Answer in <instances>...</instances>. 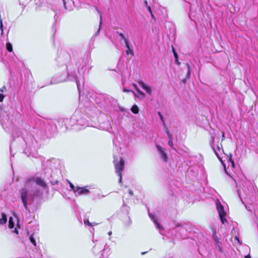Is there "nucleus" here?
<instances>
[{"instance_id":"nucleus-1","label":"nucleus","mask_w":258,"mask_h":258,"mask_svg":"<svg viewBox=\"0 0 258 258\" xmlns=\"http://www.w3.org/2000/svg\"><path fill=\"white\" fill-rule=\"evenodd\" d=\"M38 158L42 163L40 175L28 179L25 187L20 191L21 200L27 211H29L27 203L28 200L40 199L42 198L44 192L48 194L49 186L47 181L53 185H58L59 183L55 175L56 173L59 172L57 166L58 161L54 158L45 161V159L41 156Z\"/></svg>"},{"instance_id":"nucleus-2","label":"nucleus","mask_w":258,"mask_h":258,"mask_svg":"<svg viewBox=\"0 0 258 258\" xmlns=\"http://www.w3.org/2000/svg\"><path fill=\"white\" fill-rule=\"evenodd\" d=\"M59 67L64 68V72L58 73L53 77L50 84L53 85L64 82H75L80 96L82 84L84 83V77L92 69V60L88 55L79 59L71 60L70 55L66 51L62 52L56 59Z\"/></svg>"},{"instance_id":"nucleus-3","label":"nucleus","mask_w":258,"mask_h":258,"mask_svg":"<svg viewBox=\"0 0 258 258\" xmlns=\"http://www.w3.org/2000/svg\"><path fill=\"white\" fill-rule=\"evenodd\" d=\"M57 130L56 120H40L36 124V126L33 128L30 133L26 130L23 132L18 128H14L12 132L13 139L11 142V149L14 146L15 142H20L23 147L24 145L26 146L28 151V148H35L38 146V142L40 137L46 136L51 137Z\"/></svg>"},{"instance_id":"nucleus-4","label":"nucleus","mask_w":258,"mask_h":258,"mask_svg":"<svg viewBox=\"0 0 258 258\" xmlns=\"http://www.w3.org/2000/svg\"><path fill=\"white\" fill-rule=\"evenodd\" d=\"M55 120L62 132H66L70 127L79 131L88 126L86 115L79 110H76L70 118H60Z\"/></svg>"},{"instance_id":"nucleus-5","label":"nucleus","mask_w":258,"mask_h":258,"mask_svg":"<svg viewBox=\"0 0 258 258\" xmlns=\"http://www.w3.org/2000/svg\"><path fill=\"white\" fill-rule=\"evenodd\" d=\"M191 228L189 225L185 223H177L176 227L169 232V236L173 239H184L188 236Z\"/></svg>"},{"instance_id":"nucleus-6","label":"nucleus","mask_w":258,"mask_h":258,"mask_svg":"<svg viewBox=\"0 0 258 258\" xmlns=\"http://www.w3.org/2000/svg\"><path fill=\"white\" fill-rule=\"evenodd\" d=\"M104 95L102 94H97L93 91H89L87 94L86 97L91 103L95 102L98 104L100 107L102 106L103 99H104Z\"/></svg>"},{"instance_id":"nucleus-7","label":"nucleus","mask_w":258,"mask_h":258,"mask_svg":"<svg viewBox=\"0 0 258 258\" xmlns=\"http://www.w3.org/2000/svg\"><path fill=\"white\" fill-rule=\"evenodd\" d=\"M113 163L114 164L115 172L119 176V183L122 182V175L121 172L123 170L124 166V160L119 157L118 159L117 157H114Z\"/></svg>"},{"instance_id":"nucleus-8","label":"nucleus","mask_w":258,"mask_h":258,"mask_svg":"<svg viewBox=\"0 0 258 258\" xmlns=\"http://www.w3.org/2000/svg\"><path fill=\"white\" fill-rule=\"evenodd\" d=\"M0 123L3 127L5 125L9 126L12 124L10 114L2 109L0 110Z\"/></svg>"},{"instance_id":"nucleus-9","label":"nucleus","mask_w":258,"mask_h":258,"mask_svg":"<svg viewBox=\"0 0 258 258\" xmlns=\"http://www.w3.org/2000/svg\"><path fill=\"white\" fill-rule=\"evenodd\" d=\"M101 107L104 108L105 109L109 110L110 107H114L116 105L117 101L110 96L108 95H104V99Z\"/></svg>"},{"instance_id":"nucleus-10","label":"nucleus","mask_w":258,"mask_h":258,"mask_svg":"<svg viewBox=\"0 0 258 258\" xmlns=\"http://www.w3.org/2000/svg\"><path fill=\"white\" fill-rule=\"evenodd\" d=\"M216 204L220 220L222 224H225L227 222V220L225 218L226 213L224 210V207L219 200L216 201Z\"/></svg>"},{"instance_id":"nucleus-11","label":"nucleus","mask_w":258,"mask_h":258,"mask_svg":"<svg viewBox=\"0 0 258 258\" xmlns=\"http://www.w3.org/2000/svg\"><path fill=\"white\" fill-rule=\"evenodd\" d=\"M156 149L160 154V157L161 159L163 160L164 162H167L168 159L167 155L165 152L164 148L162 147L161 146L159 145H156Z\"/></svg>"},{"instance_id":"nucleus-12","label":"nucleus","mask_w":258,"mask_h":258,"mask_svg":"<svg viewBox=\"0 0 258 258\" xmlns=\"http://www.w3.org/2000/svg\"><path fill=\"white\" fill-rule=\"evenodd\" d=\"M88 186L80 187L77 186L76 196L87 195L90 193V190L87 188Z\"/></svg>"},{"instance_id":"nucleus-13","label":"nucleus","mask_w":258,"mask_h":258,"mask_svg":"<svg viewBox=\"0 0 258 258\" xmlns=\"http://www.w3.org/2000/svg\"><path fill=\"white\" fill-rule=\"evenodd\" d=\"M214 139H215V136L214 135H211V141H210V145L213 149V150L214 151L215 154H216V155L217 156V157L220 159V156L219 155L218 153V151H218H220V147L219 146H217V149L215 148V145H214Z\"/></svg>"},{"instance_id":"nucleus-14","label":"nucleus","mask_w":258,"mask_h":258,"mask_svg":"<svg viewBox=\"0 0 258 258\" xmlns=\"http://www.w3.org/2000/svg\"><path fill=\"white\" fill-rule=\"evenodd\" d=\"M138 84L140 86L144 89L147 94L151 95L152 93V89L150 86L146 84L143 81H138Z\"/></svg>"},{"instance_id":"nucleus-15","label":"nucleus","mask_w":258,"mask_h":258,"mask_svg":"<svg viewBox=\"0 0 258 258\" xmlns=\"http://www.w3.org/2000/svg\"><path fill=\"white\" fill-rule=\"evenodd\" d=\"M149 216L152 220L154 222V224L156 225L157 228L159 230L160 233L163 234L162 230H163V227L158 223V221L155 218L154 216L148 211Z\"/></svg>"},{"instance_id":"nucleus-16","label":"nucleus","mask_w":258,"mask_h":258,"mask_svg":"<svg viewBox=\"0 0 258 258\" xmlns=\"http://www.w3.org/2000/svg\"><path fill=\"white\" fill-rule=\"evenodd\" d=\"M125 47L126 48V53L127 55L131 54L132 56L134 55V52L132 44L130 41L127 42L125 44Z\"/></svg>"},{"instance_id":"nucleus-17","label":"nucleus","mask_w":258,"mask_h":258,"mask_svg":"<svg viewBox=\"0 0 258 258\" xmlns=\"http://www.w3.org/2000/svg\"><path fill=\"white\" fill-rule=\"evenodd\" d=\"M123 222L124 225L126 227H129L132 223V220H131L130 216H128V215H126L125 216V217L124 218V219L123 220Z\"/></svg>"},{"instance_id":"nucleus-18","label":"nucleus","mask_w":258,"mask_h":258,"mask_svg":"<svg viewBox=\"0 0 258 258\" xmlns=\"http://www.w3.org/2000/svg\"><path fill=\"white\" fill-rule=\"evenodd\" d=\"M121 209L122 213H124L126 215H128L130 208L128 206L125 205L124 202Z\"/></svg>"},{"instance_id":"nucleus-19","label":"nucleus","mask_w":258,"mask_h":258,"mask_svg":"<svg viewBox=\"0 0 258 258\" xmlns=\"http://www.w3.org/2000/svg\"><path fill=\"white\" fill-rule=\"evenodd\" d=\"M116 33L119 35L121 39L123 41L124 44L127 42L129 41L128 38L127 37H126L122 33L120 32L119 31H116Z\"/></svg>"},{"instance_id":"nucleus-20","label":"nucleus","mask_w":258,"mask_h":258,"mask_svg":"<svg viewBox=\"0 0 258 258\" xmlns=\"http://www.w3.org/2000/svg\"><path fill=\"white\" fill-rule=\"evenodd\" d=\"M215 246L219 252L222 251V243L220 242L217 238L215 239Z\"/></svg>"},{"instance_id":"nucleus-21","label":"nucleus","mask_w":258,"mask_h":258,"mask_svg":"<svg viewBox=\"0 0 258 258\" xmlns=\"http://www.w3.org/2000/svg\"><path fill=\"white\" fill-rule=\"evenodd\" d=\"M7 222V216L4 214H2V217L0 218V225H3L6 223Z\"/></svg>"},{"instance_id":"nucleus-22","label":"nucleus","mask_w":258,"mask_h":258,"mask_svg":"<svg viewBox=\"0 0 258 258\" xmlns=\"http://www.w3.org/2000/svg\"><path fill=\"white\" fill-rule=\"evenodd\" d=\"M6 87L4 86L2 88H0L1 92H5L6 91ZM5 98V95L3 94L0 93V102H3Z\"/></svg>"},{"instance_id":"nucleus-23","label":"nucleus","mask_w":258,"mask_h":258,"mask_svg":"<svg viewBox=\"0 0 258 258\" xmlns=\"http://www.w3.org/2000/svg\"><path fill=\"white\" fill-rule=\"evenodd\" d=\"M95 9L97 11V12L100 14L99 28L97 32H96V34H97L100 31V27H101L102 23V16L100 11L97 7H95Z\"/></svg>"},{"instance_id":"nucleus-24","label":"nucleus","mask_w":258,"mask_h":258,"mask_svg":"<svg viewBox=\"0 0 258 258\" xmlns=\"http://www.w3.org/2000/svg\"><path fill=\"white\" fill-rule=\"evenodd\" d=\"M8 226L10 229H13L15 227V223L13 220V218L12 217L9 218Z\"/></svg>"},{"instance_id":"nucleus-25","label":"nucleus","mask_w":258,"mask_h":258,"mask_svg":"<svg viewBox=\"0 0 258 258\" xmlns=\"http://www.w3.org/2000/svg\"><path fill=\"white\" fill-rule=\"evenodd\" d=\"M131 111L134 114H137L139 113V109L138 106L135 104L131 108Z\"/></svg>"},{"instance_id":"nucleus-26","label":"nucleus","mask_w":258,"mask_h":258,"mask_svg":"<svg viewBox=\"0 0 258 258\" xmlns=\"http://www.w3.org/2000/svg\"><path fill=\"white\" fill-rule=\"evenodd\" d=\"M6 48H7V50L10 52H11L13 51V46H12V44L10 43L9 42H8L7 43H6Z\"/></svg>"},{"instance_id":"nucleus-27","label":"nucleus","mask_w":258,"mask_h":258,"mask_svg":"<svg viewBox=\"0 0 258 258\" xmlns=\"http://www.w3.org/2000/svg\"><path fill=\"white\" fill-rule=\"evenodd\" d=\"M168 139H169V141L168 142V144L169 146H170L171 148H172V149L173 150L176 151V149L174 148V147L173 146L172 137L169 138Z\"/></svg>"},{"instance_id":"nucleus-28","label":"nucleus","mask_w":258,"mask_h":258,"mask_svg":"<svg viewBox=\"0 0 258 258\" xmlns=\"http://www.w3.org/2000/svg\"><path fill=\"white\" fill-rule=\"evenodd\" d=\"M29 239H30V242L32 243V244L34 246H36V240L34 238L33 234H32V235H31L30 236Z\"/></svg>"},{"instance_id":"nucleus-29","label":"nucleus","mask_w":258,"mask_h":258,"mask_svg":"<svg viewBox=\"0 0 258 258\" xmlns=\"http://www.w3.org/2000/svg\"><path fill=\"white\" fill-rule=\"evenodd\" d=\"M228 163L229 165L231 164V166L233 168L235 167V163L233 160L232 158V155L231 154H230V157H229Z\"/></svg>"},{"instance_id":"nucleus-30","label":"nucleus","mask_w":258,"mask_h":258,"mask_svg":"<svg viewBox=\"0 0 258 258\" xmlns=\"http://www.w3.org/2000/svg\"><path fill=\"white\" fill-rule=\"evenodd\" d=\"M186 67H187V74H186V78H189L190 77V66L189 64H186Z\"/></svg>"},{"instance_id":"nucleus-31","label":"nucleus","mask_w":258,"mask_h":258,"mask_svg":"<svg viewBox=\"0 0 258 258\" xmlns=\"http://www.w3.org/2000/svg\"><path fill=\"white\" fill-rule=\"evenodd\" d=\"M69 183L71 189L76 194L77 187H75L74 185L70 181H69Z\"/></svg>"},{"instance_id":"nucleus-32","label":"nucleus","mask_w":258,"mask_h":258,"mask_svg":"<svg viewBox=\"0 0 258 258\" xmlns=\"http://www.w3.org/2000/svg\"><path fill=\"white\" fill-rule=\"evenodd\" d=\"M163 130L165 131V133L167 134L168 138L172 137L168 127L164 128Z\"/></svg>"},{"instance_id":"nucleus-33","label":"nucleus","mask_w":258,"mask_h":258,"mask_svg":"<svg viewBox=\"0 0 258 258\" xmlns=\"http://www.w3.org/2000/svg\"><path fill=\"white\" fill-rule=\"evenodd\" d=\"M84 223L86 225H88V226H94V225H93V224H92V223H90L89 221V219H85L84 220Z\"/></svg>"},{"instance_id":"nucleus-34","label":"nucleus","mask_w":258,"mask_h":258,"mask_svg":"<svg viewBox=\"0 0 258 258\" xmlns=\"http://www.w3.org/2000/svg\"><path fill=\"white\" fill-rule=\"evenodd\" d=\"M172 52L173 53V55L175 58V59H177L178 58V54L175 49V48L172 46Z\"/></svg>"},{"instance_id":"nucleus-35","label":"nucleus","mask_w":258,"mask_h":258,"mask_svg":"<svg viewBox=\"0 0 258 258\" xmlns=\"http://www.w3.org/2000/svg\"><path fill=\"white\" fill-rule=\"evenodd\" d=\"M158 114L159 116L161 121L165 120L164 118L160 111L158 112Z\"/></svg>"},{"instance_id":"nucleus-36","label":"nucleus","mask_w":258,"mask_h":258,"mask_svg":"<svg viewBox=\"0 0 258 258\" xmlns=\"http://www.w3.org/2000/svg\"><path fill=\"white\" fill-rule=\"evenodd\" d=\"M20 228V225L19 224H18V223H17V227L15 228L14 231H13V232L17 234H18L19 233V232H18V228Z\"/></svg>"},{"instance_id":"nucleus-37","label":"nucleus","mask_w":258,"mask_h":258,"mask_svg":"<svg viewBox=\"0 0 258 258\" xmlns=\"http://www.w3.org/2000/svg\"><path fill=\"white\" fill-rule=\"evenodd\" d=\"M62 2H63V6H64V8L66 9V10H68L69 11H71V9H69L67 7V5H66V0H62Z\"/></svg>"},{"instance_id":"nucleus-38","label":"nucleus","mask_w":258,"mask_h":258,"mask_svg":"<svg viewBox=\"0 0 258 258\" xmlns=\"http://www.w3.org/2000/svg\"><path fill=\"white\" fill-rule=\"evenodd\" d=\"M133 86L135 88V89H136L137 91L140 93V94H143V92H142L141 91L139 90V89L138 88V86L136 84H133Z\"/></svg>"},{"instance_id":"nucleus-39","label":"nucleus","mask_w":258,"mask_h":258,"mask_svg":"<svg viewBox=\"0 0 258 258\" xmlns=\"http://www.w3.org/2000/svg\"><path fill=\"white\" fill-rule=\"evenodd\" d=\"M58 17V15L57 14H55L54 16V19L55 20V21L53 24V28L54 27V26L56 24V19Z\"/></svg>"},{"instance_id":"nucleus-40","label":"nucleus","mask_w":258,"mask_h":258,"mask_svg":"<svg viewBox=\"0 0 258 258\" xmlns=\"http://www.w3.org/2000/svg\"><path fill=\"white\" fill-rule=\"evenodd\" d=\"M106 126L105 127V129L106 130H108L109 127H110V124L109 123V122L107 121L106 122H105Z\"/></svg>"},{"instance_id":"nucleus-41","label":"nucleus","mask_w":258,"mask_h":258,"mask_svg":"<svg viewBox=\"0 0 258 258\" xmlns=\"http://www.w3.org/2000/svg\"><path fill=\"white\" fill-rule=\"evenodd\" d=\"M0 28L2 30V33L3 32V22L2 20L0 19Z\"/></svg>"},{"instance_id":"nucleus-42","label":"nucleus","mask_w":258,"mask_h":258,"mask_svg":"<svg viewBox=\"0 0 258 258\" xmlns=\"http://www.w3.org/2000/svg\"><path fill=\"white\" fill-rule=\"evenodd\" d=\"M161 122H162V124L163 129L167 127V125H166V124L165 123V120L162 121Z\"/></svg>"},{"instance_id":"nucleus-43","label":"nucleus","mask_w":258,"mask_h":258,"mask_svg":"<svg viewBox=\"0 0 258 258\" xmlns=\"http://www.w3.org/2000/svg\"><path fill=\"white\" fill-rule=\"evenodd\" d=\"M123 91L124 92H132V91H131V90L126 89L125 88H123Z\"/></svg>"},{"instance_id":"nucleus-44","label":"nucleus","mask_w":258,"mask_h":258,"mask_svg":"<svg viewBox=\"0 0 258 258\" xmlns=\"http://www.w3.org/2000/svg\"><path fill=\"white\" fill-rule=\"evenodd\" d=\"M147 8H148V10L150 12V13L152 14V11L150 6H147Z\"/></svg>"},{"instance_id":"nucleus-45","label":"nucleus","mask_w":258,"mask_h":258,"mask_svg":"<svg viewBox=\"0 0 258 258\" xmlns=\"http://www.w3.org/2000/svg\"><path fill=\"white\" fill-rule=\"evenodd\" d=\"M128 193L131 196H132L133 195V191L131 189L129 190Z\"/></svg>"},{"instance_id":"nucleus-46","label":"nucleus","mask_w":258,"mask_h":258,"mask_svg":"<svg viewBox=\"0 0 258 258\" xmlns=\"http://www.w3.org/2000/svg\"><path fill=\"white\" fill-rule=\"evenodd\" d=\"M175 62L178 65L180 64V62L178 61V58L177 59H175Z\"/></svg>"},{"instance_id":"nucleus-47","label":"nucleus","mask_w":258,"mask_h":258,"mask_svg":"<svg viewBox=\"0 0 258 258\" xmlns=\"http://www.w3.org/2000/svg\"><path fill=\"white\" fill-rule=\"evenodd\" d=\"M245 258H251L250 254H247L245 256Z\"/></svg>"},{"instance_id":"nucleus-48","label":"nucleus","mask_w":258,"mask_h":258,"mask_svg":"<svg viewBox=\"0 0 258 258\" xmlns=\"http://www.w3.org/2000/svg\"><path fill=\"white\" fill-rule=\"evenodd\" d=\"M144 3L145 4V5L146 6V7H147L148 6V2L146 0L144 1Z\"/></svg>"},{"instance_id":"nucleus-49","label":"nucleus","mask_w":258,"mask_h":258,"mask_svg":"<svg viewBox=\"0 0 258 258\" xmlns=\"http://www.w3.org/2000/svg\"><path fill=\"white\" fill-rule=\"evenodd\" d=\"M151 17L153 19H155L154 15H153V13L152 12V14H151Z\"/></svg>"},{"instance_id":"nucleus-50","label":"nucleus","mask_w":258,"mask_h":258,"mask_svg":"<svg viewBox=\"0 0 258 258\" xmlns=\"http://www.w3.org/2000/svg\"><path fill=\"white\" fill-rule=\"evenodd\" d=\"M186 79H187V78H184V79H183L182 82H183L184 83H185L186 82Z\"/></svg>"},{"instance_id":"nucleus-51","label":"nucleus","mask_w":258,"mask_h":258,"mask_svg":"<svg viewBox=\"0 0 258 258\" xmlns=\"http://www.w3.org/2000/svg\"><path fill=\"white\" fill-rule=\"evenodd\" d=\"M95 249H96V247H95V246H94V247H93V252H94V253H95Z\"/></svg>"},{"instance_id":"nucleus-52","label":"nucleus","mask_w":258,"mask_h":258,"mask_svg":"<svg viewBox=\"0 0 258 258\" xmlns=\"http://www.w3.org/2000/svg\"><path fill=\"white\" fill-rule=\"evenodd\" d=\"M147 253V251L142 252L141 253V254H142V255H144V254H146V253Z\"/></svg>"},{"instance_id":"nucleus-53","label":"nucleus","mask_w":258,"mask_h":258,"mask_svg":"<svg viewBox=\"0 0 258 258\" xmlns=\"http://www.w3.org/2000/svg\"><path fill=\"white\" fill-rule=\"evenodd\" d=\"M108 234L109 235H111L112 234V232L111 231H109L108 233Z\"/></svg>"},{"instance_id":"nucleus-54","label":"nucleus","mask_w":258,"mask_h":258,"mask_svg":"<svg viewBox=\"0 0 258 258\" xmlns=\"http://www.w3.org/2000/svg\"><path fill=\"white\" fill-rule=\"evenodd\" d=\"M26 150H27V149H25L24 150V152L25 154H27V152H26Z\"/></svg>"},{"instance_id":"nucleus-55","label":"nucleus","mask_w":258,"mask_h":258,"mask_svg":"<svg viewBox=\"0 0 258 258\" xmlns=\"http://www.w3.org/2000/svg\"><path fill=\"white\" fill-rule=\"evenodd\" d=\"M92 224H93V225H94V226L97 225L98 224L97 223H92Z\"/></svg>"},{"instance_id":"nucleus-56","label":"nucleus","mask_w":258,"mask_h":258,"mask_svg":"<svg viewBox=\"0 0 258 258\" xmlns=\"http://www.w3.org/2000/svg\"><path fill=\"white\" fill-rule=\"evenodd\" d=\"M222 138H224V133H223V134H222Z\"/></svg>"},{"instance_id":"nucleus-57","label":"nucleus","mask_w":258,"mask_h":258,"mask_svg":"<svg viewBox=\"0 0 258 258\" xmlns=\"http://www.w3.org/2000/svg\"><path fill=\"white\" fill-rule=\"evenodd\" d=\"M235 239H238V237L235 236Z\"/></svg>"},{"instance_id":"nucleus-58","label":"nucleus","mask_w":258,"mask_h":258,"mask_svg":"<svg viewBox=\"0 0 258 258\" xmlns=\"http://www.w3.org/2000/svg\"><path fill=\"white\" fill-rule=\"evenodd\" d=\"M105 248H104L103 249V250L101 251V252H102V251H103L105 250Z\"/></svg>"},{"instance_id":"nucleus-59","label":"nucleus","mask_w":258,"mask_h":258,"mask_svg":"<svg viewBox=\"0 0 258 258\" xmlns=\"http://www.w3.org/2000/svg\"><path fill=\"white\" fill-rule=\"evenodd\" d=\"M120 110H121V111H123V110L122 109H121V108H120Z\"/></svg>"},{"instance_id":"nucleus-60","label":"nucleus","mask_w":258,"mask_h":258,"mask_svg":"<svg viewBox=\"0 0 258 258\" xmlns=\"http://www.w3.org/2000/svg\"><path fill=\"white\" fill-rule=\"evenodd\" d=\"M27 156H28V157H29V156H30V155H29V154H27Z\"/></svg>"},{"instance_id":"nucleus-61","label":"nucleus","mask_w":258,"mask_h":258,"mask_svg":"<svg viewBox=\"0 0 258 258\" xmlns=\"http://www.w3.org/2000/svg\"><path fill=\"white\" fill-rule=\"evenodd\" d=\"M113 144H115V141H113Z\"/></svg>"}]
</instances>
